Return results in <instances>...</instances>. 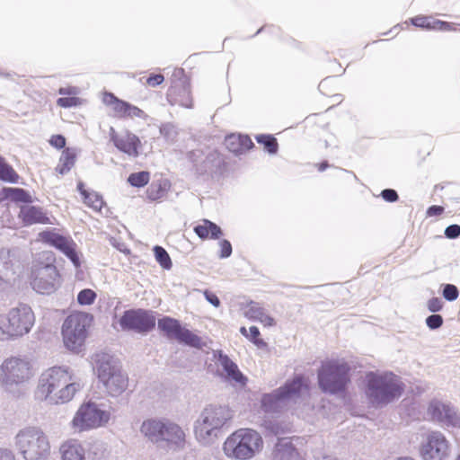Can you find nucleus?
<instances>
[{
    "label": "nucleus",
    "mask_w": 460,
    "mask_h": 460,
    "mask_svg": "<svg viewBox=\"0 0 460 460\" xmlns=\"http://www.w3.org/2000/svg\"><path fill=\"white\" fill-rule=\"evenodd\" d=\"M19 219L26 226L32 225H51V217L48 212L40 206L25 205L22 206L18 214Z\"/></svg>",
    "instance_id": "22"
},
{
    "label": "nucleus",
    "mask_w": 460,
    "mask_h": 460,
    "mask_svg": "<svg viewBox=\"0 0 460 460\" xmlns=\"http://www.w3.org/2000/svg\"><path fill=\"white\" fill-rule=\"evenodd\" d=\"M256 141L262 145L264 149L270 154H275L278 151L279 145L276 137L271 135H258Z\"/></svg>",
    "instance_id": "38"
},
{
    "label": "nucleus",
    "mask_w": 460,
    "mask_h": 460,
    "mask_svg": "<svg viewBox=\"0 0 460 460\" xmlns=\"http://www.w3.org/2000/svg\"><path fill=\"white\" fill-rule=\"evenodd\" d=\"M97 372L100 381L111 395L117 396L127 390L128 378L118 366L102 362L98 366Z\"/></svg>",
    "instance_id": "14"
},
{
    "label": "nucleus",
    "mask_w": 460,
    "mask_h": 460,
    "mask_svg": "<svg viewBox=\"0 0 460 460\" xmlns=\"http://www.w3.org/2000/svg\"><path fill=\"white\" fill-rule=\"evenodd\" d=\"M140 430L151 442H164L173 450L184 448L187 443L183 429L168 419H148L142 423Z\"/></svg>",
    "instance_id": "3"
},
{
    "label": "nucleus",
    "mask_w": 460,
    "mask_h": 460,
    "mask_svg": "<svg viewBox=\"0 0 460 460\" xmlns=\"http://www.w3.org/2000/svg\"><path fill=\"white\" fill-rule=\"evenodd\" d=\"M428 309L432 312H439L443 308V301L439 297H432L427 303Z\"/></svg>",
    "instance_id": "48"
},
{
    "label": "nucleus",
    "mask_w": 460,
    "mask_h": 460,
    "mask_svg": "<svg viewBox=\"0 0 460 460\" xmlns=\"http://www.w3.org/2000/svg\"><path fill=\"white\" fill-rule=\"evenodd\" d=\"M456 460H460V455H459V456L457 457V459H456Z\"/></svg>",
    "instance_id": "57"
},
{
    "label": "nucleus",
    "mask_w": 460,
    "mask_h": 460,
    "mask_svg": "<svg viewBox=\"0 0 460 460\" xmlns=\"http://www.w3.org/2000/svg\"><path fill=\"white\" fill-rule=\"evenodd\" d=\"M220 251L219 257L222 259L228 258L232 254V244L227 240H221L218 243Z\"/></svg>",
    "instance_id": "45"
},
{
    "label": "nucleus",
    "mask_w": 460,
    "mask_h": 460,
    "mask_svg": "<svg viewBox=\"0 0 460 460\" xmlns=\"http://www.w3.org/2000/svg\"><path fill=\"white\" fill-rule=\"evenodd\" d=\"M154 252H155V257L156 261L164 269H166V270L171 269L172 261H171V258H170L168 252H166V250L164 248H163L162 246L156 245L154 247Z\"/></svg>",
    "instance_id": "39"
},
{
    "label": "nucleus",
    "mask_w": 460,
    "mask_h": 460,
    "mask_svg": "<svg viewBox=\"0 0 460 460\" xmlns=\"http://www.w3.org/2000/svg\"><path fill=\"white\" fill-rule=\"evenodd\" d=\"M166 98L172 106L178 105L185 109L193 108L191 85L188 78H181L172 82Z\"/></svg>",
    "instance_id": "18"
},
{
    "label": "nucleus",
    "mask_w": 460,
    "mask_h": 460,
    "mask_svg": "<svg viewBox=\"0 0 460 460\" xmlns=\"http://www.w3.org/2000/svg\"><path fill=\"white\" fill-rule=\"evenodd\" d=\"M232 418L230 410L222 406L207 407L196 422L194 433L197 439L207 440L213 431L221 429Z\"/></svg>",
    "instance_id": "11"
},
{
    "label": "nucleus",
    "mask_w": 460,
    "mask_h": 460,
    "mask_svg": "<svg viewBox=\"0 0 460 460\" xmlns=\"http://www.w3.org/2000/svg\"><path fill=\"white\" fill-rule=\"evenodd\" d=\"M218 360L226 373L225 376L228 381L234 382L241 386L246 385L247 378L242 374L237 365L233 360L221 351L218 353Z\"/></svg>",
    "instance_id": "24"
},
{
    "label": "nucleus",
    "mask_w": 460,
    "mask_h": 460,
    "mask_svg": "<svg viewBox=\"0 0 460 460\" xmlns=\"http://www.w3.org/2000/svg\"><path fill=\"white\" fill-rule=\"evenodd\" d=\"M426 323L430 329H438L443 324V318L439 314H431L426 319Z\"/></svg>",
    "instance_id": "47"
},
{
    "label": "nucleus",
    "mask_w": 460,
    "mask_h": 460,
    "mask_svg": "<svg viewBox=\"0 0 460 460\" xmlns=\"http://www.w3.org/2000/svg\"><path fill=\"white\" fill-rule=\"evenodd\" d=\"M49 143L51 146L57 149H65L66 140L63 135L55 134L50 137Z\"/></svg>",
    "instance_id": "44"
},
{
    "label": "nucleus",
    "mask_w": 460,
    "mask_h": 460,
    "mask_svg": "<svg viewBox=\"0 0 460 460\" xmlns=\"http://www.w3.org/2000/svg\"><path fill=\"white\" fill-rule=\"evenodd\" d=\"M381 196L387 202H395L399 199L397 192L392 189H385L382 190Z\"/></svg>",
    "instance_id": "49"
},
{
    "label": "nucleus",
    "mask_w": 460,
    "mask_h": 460,
    "mask_svg": "<svg viewBox=\"0 0 460 460\" xmlns=\"http://www.w3.org/2000/svg\"><path fill=\"white\" fill-rule=\"evenodd\" d=\"M150 180V173L146 171L131 173L128 181L134 187H144Z\"/></svg>",
    "instance_id": "40"
},
{
    "label": "nucleus",
    "mask_w": 460,
    "mask_h": 460,
    "mask_svg": "<svg viewBox=\"0 0 460 460\" xmlns=\"http://www.w3.org/2000/svg\"><path fill=\"white\" fill-rule=\"evenodd\" d=\"M111 141L118 150L129 157H137L140 155L142 143L139 137L129 130L117 132L113 128L110 129Z\"/></svg>",
    "instance_id": "19"
},
{
    "label": "nucleus",
    "mask_w": 460,
    "mask_h": 460,
    "mask_svg": "<svg viewBox=\"0 0 460 460\" xmlns=\"http://www.w3.org/2000/svg\"><path fill=\"white\" fill-rule=\"evenodd\" d=\"M263 446V438L257 430L241 428L226 438L222 449L230 459L250 460L262 450Z\"/></svg>",
    "instance_id": "2"
},
{
    "label": "nucleus",
    "mask_w": 460,
    "mask_h": 460,
    "mask_svg": "<svg viewBox=\"0 0 460 460\" xmlns=\"http://www.w3.org/2000/svg\"><path fill=\"white\" fill-rule=\"evenodd\" d=\"M164 82V76L162 74H150L146 79V84L150 87H155Z\"/></svg>",
    "instance_id": "46"
},
{
    "label": "nucleus",
    "mask_w": 460,
    "mask_h": 460,
    "mask_svg": "<svg viewBox=\"0 0 460 460\" xmlns=\"http://www.w3.org/2000/svg\"><path fill=\"white\" fill-rule=\"evenodd\" d=\"M62 460H85L84 449L75 439H69L60 447Z\"/></svg>",
    "instance_id": "28"
},
{
    "label": "nucleus",
    "mask_w": 460,
    "mask_h": 460,
    "mask_svg": "<svg viewBox=\"0 0 460 460\" xmlns=\"http://www.w3.org/2000/svg\"><path fill=\"white\" fill-rule=\"evenodd\" d=\"M445 235L449 239L457 238L460 235V226L451 225L445 230Z\"/></svg>",
    "instance_id": "50"
},
{
    "label": "nucleus",
    "mask_w": 460,
    "mask_h": 460,
    "mask_svg": "<svg viewBox=\"0 0 460 460\" xmlns=\"http://www.w3.org/2000/svg\"><path fill=\"white\" fill-rule=\"evenodd\" d=\"M93 316L91 314L75 311L70 314L62 325L65 346L71 351L78 352L84 345Z\"/></svg>",
    "instance_id": "5"
},
{
    "label": "nucleus",
    "mask_w": 460,
    "mask_h": 460,
    "mask_svg": "<svg viewBox=\"0 0 460 460\" xmlns=\"http://www.w3.org/2000/svg\"><path fill=\"white\" fill-rule=\"evenodd\" d=\"M35 375L31 361L19 357L6 358L0 366V382L5 385H21Z\"/></svg>",
    "instance_id": "12"
},
{
    "label": "nucleus",
    "mask_w": 460,
    "mask_h": 460,
    "mask_svg": "<svg viewBox=\"0 0 460 460\" xmlns=\"http://www.w3.org/2000/svg\"><path fill=\"white\" fill-rule=\"evenodd\" d=\"M79 388L69 368L53 367L40 376L35 394L39 400L60 404L71 401Z\"/></svg>",
    "instance_id": "1"
},
{
    "label": "nucleus",
    "mask_w": 460,
    "mask_h": 460,
    "mask_svg": "<svg viewBox=\"0 0 460 460\" xmlns=\"http://www.w3.org/2000/svg\"><path fill=\"white\" fill-rule=\"evenodd\" d=\"M240 332L259 349L267 348V343L261 338L260 331L256 326H251L249 331L243 326L240 328Z\"/></svg>",
    "instance_id": "37"
},
{
    "label": "nucleus",
    "mask_w": 460,
    "mask_h": 460,
    "mask_svg": "<svg viewBox=\"0 0 460 460\" xmlns=\"http://www.w3.org/2000/svg\"><path fill=\"white\" fill-rule=\"evenodd\" d=\"M244 316L250 320L259 321L264 326H273L275 320L266 314L265 310L256 302L251 301L244 310Z\"/></svg>",
    "instance_id": "25"
},
{
    "label": "nucleus",
    "mask_w": 460,
    "mask_h": 460,
    "mask_svg": "<svg viewBox=\"0 0 460 460\" xmlns=\"http://www.w3.org/2000/svg\"><path fill=\"white\" fill-rule=\"evenodd\" d=\"M409 22L419 28L424 30L449 31L455 30L452 23L435 19L427 15H417L409 20Z\"/></svg>",
    "instance_id": "23"
},
{
    "label": "nucleus",
    "mask_w": 460,
    "mask_h": 460,
    "mask_svg": "<svg viewBox=\"0 0 460 460\" xmlns=\"http://www.w3.org/2000/svg\"><path fill=\"white\" fill-rule=\"evenodd\" d=\"M402 392V385L392 375L378 376L370 374L367 376V394L370 402L375 406L390 402L401 396Z\"/></svg>",
    "instance_id": "9"
},
{
    "label": "nucleus",
    "mask_w": 460,
    "mask_h": 460,
    "mask_svg": "<svg viewBox=\"0 0 460 460\" xmlns=\"http://www.w3.org/2000/svg\"><path fill=\"white\" fill-rule=\"evenodd\" d=\"M176 340L180 343H183L185 345L196 349H201L205 345V343L203 342L202 339L199 336H198L189 329H186L185 327L181 328L179 336Z\"/></svg>",
    "instance_id": "34"
},
{
    "label": "nucleus",
    "mask_w": 460,
    "mask_h": 460,
    "mask_svg": "<svg viewBox=\"0 0 460 460\" xmlns=\"http://www.w3.org/2000/svg\"><path fill=\"white\" fill-rule=\"evenodd\" d=\"M349 365L343 360H325L318 371L320 387L332 394L342 392L349 383Z\"/></svg>",
    "instance_id": "7"
},
{
    "label": "nucleus",
    "mask_w": 460,
    "mask_h": 460,
    "mask_svg": "<svg viewBox=\"0 0 460 460\" xmlns=\"http://www.w3.org/2000/svg\"><path fill=\"white\" fill-rule=\"evenodd\" d=\"M447 441L440 432L430 433L420 449L424 460H442L447 456Z\"/></svg>",
    "instance_id": "20"
},
{
    "label": "nucleus",
    "mask_w": 460,
    "mask_h": 460,
    "mask_svg": "<svg viewBox=\"0 0 460 460\" xmlns=\"http://www.w3.org/2000/svg\"><path fill=\"white\" fill-rule=\"evenodd\" d=\"M165 193L166 190L160 182L152 183L146 190V196L150 200H158L164 197Z\"/></svg>",
    "instance_id": "41"
},
{
    "label": "nucleus",
    "mask_w": 460,
    "mask_h": 460,
    "mask_svg": "<svg viewBox=\"0 0 460 460\" xmlns=\"http://www.w3.org/2000/svg\"><path fill=\"white\" fill-rule=\"evenodd\" d=\"M10 199L13 202L30 204L32 202L31 194L22 188L4 187L0 190V202Z\"/></svg>",
    "instance_id": "29"
},
{
    "label": "nucleus",
    "mask_w": 460,
    "mask_h": 460,
    "mask_svg": "<svg viewBox=\"0 0 460 460\" xmlns=\"http://www.w3.org/2000/svg\"><path fill=\"white\" fill-rule=\"evenodd\" d=\"M111 413L101 409L93 402H84L76 411L71 426L76 432H84L98 429L110 420Z\"/></svg>",
    "instance_id": "10"
},
{
    "label": "nucleus",
    "mask_w": 460,
    "mask_h": 460,
    "mask_svg": "<svg viewBox=\"0 0 460 460\" xmlns=\"http://www.w3.org/2000/svg\"><path fill=\"white\" fill-rule=\"evenodd\" d=\"M459 296L457 288L452 284L445 285L443 288V296L448 301L456 300Z\"/></svg>",
    "instance_id": "43"
},
{
    "label": "nucleus",
    "mask_w": 460,
    "mask_h": 460,
    "mask_svg": "<svg viewBox=\"0 0 460 460\" xmlns=\"http://www.w3.org/2000/svg\"><path fill=\"white\" fill-rule=\"evenodd\" d=\"M97 297L96 293L90 288L81 290L77 295V302L81 305H93Z\"/></svg>",
    "instance_id": "42"
},
{
    "label": "nucleus",
    "mask_w": 460,
    "mask_h": 460,
    "mask_svg": "<svg viewBox=\"0 0 460 460\" xmlns=\"http://www.w3.org/2000/svg\"><path fill=\"white\" fill-rule=\"evenodd\" d=\"M428 412L433 420L445 423L447 425L456 426L460 422L456 411L449 405L439 401L430 402Z\"/></svg>",
    "instance_id": "21"
},
{
    "label": "nucleus",
    "mask_w": 460,
    "mask_h": 460,
    "mask_svg": "<svg viewBox=\"0 0 460 460\" xmlns=\"http://www.w3.org/2000/svg\"><path fill=\"white\" fill-rule=\"evenodd\" d=\"M226 144L229 151L234 154H243L253 147L252 139L246 135L232 134L226 137Z\"/></svg>",
    "instance_id": "27"
},
{
    "label": "nucleus",
    "mask_w": 460,
    "mask_h": 460,
    "mask_svg": "<svg viewBox=\"0 0 460 460\" xmlns=\"http://www.w3.org/2000/svg\"><path fill=\"white\" fill-rule=\"evenodd\" d=\"M272 460H302L298 452L292 447L278 445L272 454Z\"/></svg>",
    "instance_id": "36"
},
{
    "label": "nucleus",
    "mask_w": 460,
    "mask_h": 460,
    "mask_svg": "<svg viewBox=\"0 0 460 460\" xmlns=\"http://www.w3.org/2000/svg\"><path fill=\"white\" fill-rule=\"evenodd\" d=\"M37 241L56 248L64 253L76 268L80 267L76 243L70 236L60 234L56 228H48L38 234Z\"/></svg>",
    "instance_id": "13"
},
{
    "label": "nucleus",
    "mask_w": 460,
    "mask_h": 460,
    "mask_svg": "<svg viewBox=\"0 0 460 460\" xmlns=\"http://www.w3.org/2000/svg\"><path fill=\"white\" fill-rule=\"evenodd\" d=\"M76 152L74 148L66 147L62 151L58 164L56 167L57 172L63 175L67 173L75 165Z\"/></svg>",
    "instance_id": "31"
},
{
    "label": "nucleus",
    "mask_w": 460,
    "mask_h": 460,
    "mask_svg": "<svg viewBox=\"0 0 460 460\" xmlns=\"http://www.w3.org/2000/svg\"><path fill=\"white\" fill-rule=\"evenodd\" d=\"M305 391H308L307 382L302 376H296L274 394H265L261 399L262 407L266 411H271L279 406L281 401L296 397Z\"/></svg>",
    "instance_id": "15"
},
{
    "label": "nucleus",
    "mask_w": 460,
    "mask_h": 460,
    "mask_svg": "<svg viewBox=\"0 0 460 460\" xmlns=\"http://www.w3.org/2000/svg\"><path fill=\"white\" fill-rule=\"evenodd\" d=\"M315 167L317 168V170L319 172H323L324 171L326 168L329 167V164L328 162L324 161V162H322V163H318L315 164Z\"/></svg>",
    "instance_id": "55"
},
{
    "label": "nucleus",
    "mask_w": 460,
    "mask_h": 460,
    "mask_svg": "<svg viewBox=\"0 0 460 460\" xmlns=\"http://www.w3.org/2000/svg\"><path fill=\"white\" fill-rule=\"evenodd\" d=\"M47 254V261L40 259L33 261L31 269V285L32 288L40 294H51L61 284V275L54 264L55 259L51 252Z\"/></svg>",
    "instance_id": "4"
},
{
    "label": "nucleus",
    "mask_w": 460,
    "mask_h": 460,
    "mask_svg": "<svg viewBox=\"0 0 460 460\" xmlns=\"http://www.w3.org/2000/svg\"><path fill=\"white\" fill-rule=\"evenodd\" d=\"M0 180L5 182L17 183L20 180L19 174L4 158L0 155Z\"/></svg>",
    "instance_id": "35"
},
{
    "label": "nucleus",
    "mask_w": 460,
    "mask_h": 460,
    "mask_svg": "<svg viewBox=\"0 0 460 460\" xmlns=\"http://www.w3.org/2000/svg\"><path fill=\"white\" fill-rule=\"evenodd\" d=\"M183 326L176 319L165 316L158 321V328L169 339H177Z\"/></svg>",
    "instance_id": "33"
},
{
    "label": "nucleus",
    "mask_w": 460,
    "mask_h": 460,
    "mask_svg": "<svg viewBox=\"0 0 460 460\" xmlns=\"http://www.w3.org/2000/svg\"><path fill=\"white\" fill-rule=\"evenodd\" d=\"M58 93L61 95H69L67 97H60L57 101V104L61 108L77 107L82 104V100L76 97V87L60 88Z\"/></svg>",
    "instance_id": "32"
},
{
    "label": "nucleus",
    "mask_w": 460,
    "mask_h": 460,
    "mask_svg": "<svg viewBox=\"0 0 460 460\" xmlns=\"http://www.w3.org/2000/svg\"><path fill=\"white\" fill-rule=\"evenodd\" d=\"M444 210L442 206L433 205L427 209L426 215L427 217H437L442 215Z\"/></svg>",
    "instance_id": "51"
},
{
    "label": "nucleus",
    "mask_w": 460,
    "mask_h": 460,
    "mask_svg": "<svg viewBox=\"0 0 460 460\" xmlns=\"http://www.w3.org/2000/svg\"><path fill=\"white\" fill-rule=\"evenodd\" d=\"M204 296L206 299L214 306L218 307L220 305V300L215 293L206 290L204 292Z\"/></svg>",
    "instance_id": "52"
},
{
    "label": "nucleus",
    "mask_w": 460,
    "mask_h": 460,
    "mask_svg": "<svg viewBox=\"0 0 460 460\" xmlns=\"http://www.w3.org/2000/svg\"><path fill=\"white\" fill-rule=\"evenodd\" d=\"M284 43L290 49H299L301 48V42L291 37L287 38Z\"/></svg>",
    "instance_id": "53"
},
{
    "label": "nucleus",
    "mask_w": 460,
    "mask_h": 460,
    "mask_svg": "<svg viewBox=\"0 0 460 460\" xmlns=\"http://www.w3.org/2000/svg\"><path fill=\"white\" fill-rule=\"evenodd\" d=\"M77 190L83 197L84 203L93 208L94 211H101L104 201L102 197L95 191H88L84 188V184L82 181L77 183Z\"/></svg>",
    "instance_id": "30"
},
{
    "label": "nucleus",
    "mask_w": 460,
    "mask_h": 460,
    "mask_svg": "<svg viewBox=\"0 0 460 460\" xmlns=\"http://www.w3.org/2000/svg\"><path fill=\"white\" fill-rule=\"evenodd\" d=\"M408 23H409V22H408V21H406V22H404V24H405L406 26H408Z\"/></svg>",
    "instance_id": "56"
},
{
    "label": "nucleus",
    "mask_w": 460,
    "mask_h": 460,
    "mask_svg": "<svg viewBox=\"0 0 460 460\" xmlns=\"http://www.w3.org/2000/svg\"><path fill=\"white\" fill-rule=\"evenodd\" d=\"M35 322L32 309L24 304L0 316V340L22 336L28 333Z\"/></svg>",
    "instance_id": "6"
},
{
    "label": "nucleus",
    "mask_w": 460,
    "mask_h": 460,
    "mask_svg": "<svg viewBox=\"0 0 460 460\" xmlns=\"http://www.w3.org/2000/svg\"><path fill=\"white\" fill-rule=\"evenodd\" d=\"M16 445L26 460H42L50 453L48 437L37 428L21 430L16 436Z\"/></svg>",
    "instance_id": "8"
},
{
    "label": "nucleus",
    "mask_w": 460,
    "mask_h": 460,
    "mask_svg": "<svg viewBox=\"0 0 460 460\" xmlns=\"http://www.w3.org/2000/svg\"><path fill=\"white\" fill-rule=\"evenodd\" d=\"M119 325L122 330H132L145 333L155 328V317L146 310H128L120 317Z\"/></svg>",
    "instance_id": "16"
},
{
    "label": "nucleus",
    "mask_w": 460,
    "mask_h": 460,
    "mask_svg": "<svg viewBox=\"0 0 460 460\" xmlns=\"http://www.w3.org/2000/svg\"><path fill=\"white\" fill-rule=\"evenodd\" d=\"M193 230L201 240L219 239L223 234L220 226L208 219L200 220Z\"/></svg>",
    "instance_id": "26"
},
{
    "label": "nucleus",
    "mask_w": 460,
    "mask_h": 460,
    "mask_svg": "<svg viewBox=\"0 0 460 460\" xmlns=\"http://www.w3.org/2000/svg\"><path fill=\"white\" fill-rule=\"evenodd\" d=\"M0 460H15V456L12 451L1 448Z\"/></svg>",
    "instance_id": "54"
},
{
    "label": "nucleus",
    "mask_w": 460,
    "mask_h": 460,
    "mask_svg": "<svg viewBox=\"0 0 460 460\" xmlns=\"http://www.w3.org/2000/svg\"><path fill=\"white\" fill-rule=\"evenodd\" d=\"M102 102L110 108L112 117L128 119L146 117L145 111L128 102L119 99L112 93H104Z\"/></svg>",
    "instance_id": "17"
}]
</instances>
